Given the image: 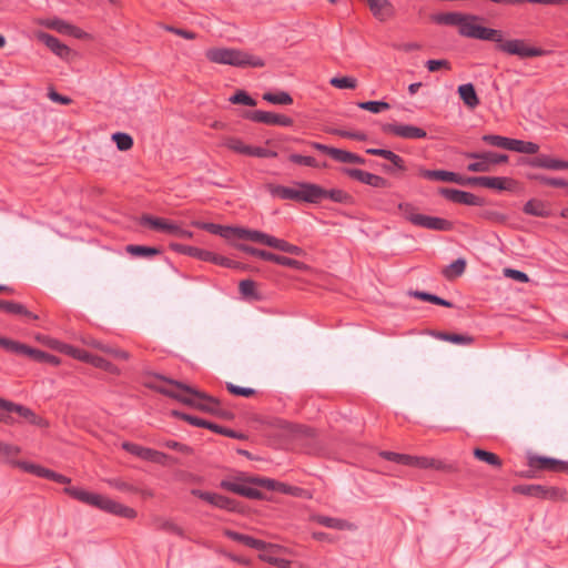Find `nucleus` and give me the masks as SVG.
<instances>
[{"instance_id":"20","label":"nucleus","mask_w":568,"mask_h":568,"mask_svg":"<svg viewBox=\"0 0 568 568\" xmlns=\"http://www.w3.org/2000/svg\"><path fill=\"white\" fill-rule=\"evenodd\" d=\"M467 182H469L470 185H477L499 191L510 190L514 184L511 179L500 176H471L467 178Z\"/></svg>"},{"instance_id":"15","label":"nucleus","mask_w":568,"mask_h":568,"mask_svg":"<svg viewBox=\"0 0 568 568\" xmlns=\"http://www.w3.org/2000/svg\"><path fill=\"white\" fill-rule=\"evenodd\" d=\"M342 173L373 187L386 189L390 185L388 180L385 178L359 169L343 168Z\"/></svg>"},{"instance_id":"43","label":"nucleus","mask_w":568,"mask_h":568,"mask_svg":"<svg viewBox=\"0 0 568 568\" xmlns=\"http://www.w3.org/2000/svg\"><path fill=\"white\" fill-rule=\"evenodd\" d=\"M0 346L7 349L8 352L22 354L27 356H29L31 349V347L26 344L6 337H3V339H0Z\"/></svg>"},{"instance_id":"18","label":"nucleus","mask_w":568,"mask_h":568,"mask_svg":"<svg viewBox=\"0 0 568 568\" xmlns=\"http://www.w3.org/2000/svg\"><path fill=\"white\" fill-rule=\"evenodd\" d=\"M439 193L448 201L465 205L480 206L484 200L470 192L460 191L456 189L442 187Z\"/></svg>"},{"instance_id":"26","label":"nucleus","mask_w":568,"mask_h":568,"mask_svg":"<svg viewBox=\"0 0 568 568\" xmlns=\"http://www.w3.org/2000/svg\"><path fill=\"white\" fill-rule=\"evenodd\" d=\"M140 224L169 235H172L173 231H175L174 222L162 217H155L149 214H144L141 216Z\"/></svg>"},{"instance_id":"49","label":"nucleus","mask_w":568,"mask_h":568,"mask_svg":"<svg viewBox=\"0 0 568 568\" xmlns=\"http://www.w3.org/2000/svg\"><path fill=\"white\" fill-rule=\"evenodd\" d=\"M60 353L67 354V355L71 356L72 358L79 359L84 363H89L90 357L92 355L91 353H89L84 349L77 348L72 345L64 344V343H63V346L61 347Z\"/></svg>"},{"instance_id":"59","label":"nucleus","mask_w":568,"mask_h":568,"mask_svg":"<svg viewBox=\"0 0 568 568\" xmlns=\"http://www.w3.org/2000/svg\"><path fill=\"white\" fill-rule=\"evenodd\" d=\"M379 455H381V457H383L386 460L406 465V466H409L410 460H412V455H407V454H398V453H394V452L384 450V452H381Z\"/></svg>"},{"instance_id":"46","label":"nucleus","mask_w":568,"mask_h":568,"mask_svg":"<svg viewBox=\"0 0 568 568\" xmlns=\"http://www.w3.org/2000/svg\"><path fill=\"white\" fill-rule=\"evenodd\" d=\"M273 242H274L273 246H272L273 248H276L278 251H282V252H285L288 254L297 255V256L305 255V251L302 247L291 244L285 240L275 237V240Z\"/></svg>"},{"instance_id":"38","label":"nucleus","mask_w":568,"mask_h":568,"mask_svg":"<svg viewBox=\"0 0 568 568\" xmlns=\"http://www.w3.org/2000/svg\"><path fill=\"white\" fill-rule=\"evenodd\" d=\"M274 546H275L274 550H270V549L261 550L262 552L260 554V558L263 561H266L268 564L275 565V566H277L280 568H290V566H291V561L290 560L283 559V558H277L275 556V554L278 552V550L281 548L277 545H274Z\"/></svg>"},{"instance_id":"48","label":"nucleus","mask_w":568,"mask_h":568,"mask_svg":"<svg viewBox=\"0 0 568 568\" xmlns=\"http://www.w3.org/2000/svg\"><path fill=\"white\" fill-rule=\"evenodd\" d=\"M474 456L477 459H479L480 462H484V463L489 464L497 468H500L503 465L501 459L496 454L480 449V448L474 449Z\"/></svg>"},{"instance_id":"16","label":"nucleus","mask_w":568,"mask_h":568,"mask_svg":"<svg viewBox=\"0 0 568 568\" xmlns=\"http://www.w3.org/2000/svg\"><path fill=\"white\" fill-rule=\"evenodd\" d=\"M409 466L420 469H435L444 473H456L458 467L456 464L446 463L442 459H436L426 456H412Z\"/></svg>"},{"instance_id":"1","label":"nucleus","mask_w":568,"mask_h":568,"mask_svg":"<svg viewBox=\"0 0 568 568\" xmlns=\"http://www.w3.org/2000/svg\"><path fill=\"white\" fill-rule=\"evenodd\" d=\"M151 378V381L144 382L146 387L175 398L185 405L214 415V412L220 403L217 398L212 397L203 392L196 390L181 382L169 379L161 375H152Z\"/></svg>"},{"instance_id":"44","label":"nucleus","mask_w":568,"mask_h":568,"mask_svg":"<svg viewBox=\"0 0 568 568\" xmlns=\"http://www.w3.org/2000/svg\"><path fill=\"white\" fill-rule=\"evenodd\" d=\"M513 491L516 494L541 499L542 493H544V486L542 485H534V484L518 485V486L513 487Z\"/></svg>"},{"instance_id":"27","label":"nucleus","mask_w":568,"mask_h":568,"mask_svg":"<svg viewBox=\"0 0 568 568\" xmlns=\"http://www.w3.org/2000/svg\"><path fill=\"white\" fill-rule=\"evenodd\" d=\"M417 226L428 230L447 232L453 230L454 224L453 222L443 217L422 214L420 217L417 220Z\"/></svg>"},{"instance_id":"39","label":"nucleus","mask_w":568,"mask_h":568,"mask_svg":"<svg viewBox=\"0 0 568 568\" xmlns=\"http://www.w3.org/2000/svg\"><path fill=\"white\" fill-rule=\"evenodd\" d=\"M466 268V261L464 258H457L449 265H447L443 271V276L448 280H455L456 277H459Z\"/></svg>"},{"instance_id":"2","label":"nucleus","mask_w":568,"mask_h":568,"mask_svg":"<svg viewBox=\"0 0 568 568\" xmlns=\"http://www.w3.org/2000/svg\"><path fill=\"white\" fill-rule=\"evenodd\" d=\"M63 491L73 499L81 501L85 505L95 507L102 511L123 517L126 519H134L138 515L136 510L118 503L104 495L87 491L79 487H65Z\"/></svg>"},{"instance_id":"22","label":"nucleus","mask_w":568,"mask_h":568,"mask_svg":"<svg viewBox=\"0 0 568 568\" xmlns=\"http://www.w3.org/2000/svg\"><path fill=\"white\" fill-rule=\"evenodd\" d=\"M372 14L381 22L395 17L396 10L389 0H366Z\"/></svg>"},{"instance_id":"57","label":"nucleus","mask_w":568,"mask_h":568,"mask_svg":"<svg viewBox=\"0 0 568 568\" xmlns=\"http://www.w3.org/2000/svg\"><path fill=\"white\" fill-rule=\"evenodd\" d=\"M329 84L337 89L354 90L357 87V80L353 77H334L329 80Z\"/></svg>"},{"instance_id":"17","label":"nucleus","mask_w":568,"mask_h":568,"mask_svg":"<svg viewBox=\"0 0 568 568\" xmlns=\"http://www.w3.org/2000/svg\"><path fill=\"white\" fill-rule=\"evenodd\" d=\"M524 163L531 168L551 171L568 170V160H560L546 154H538L534 158L526 159Z\"/></svg>"},{"instance_id":"45","label":"nucleus","mask_w":568,"mask_h":568,"mask_svg":"<svg viewBox=\"0 0 568 568\" xmlns=\"http://www.w3.org/2000/svg\"><path fill=\"white\" fill-rule=\"evenodd\" d=\"M263 100L272 104L290 105L293 103L292 97L284 91L280 92H266L263 94Z\"/></svg>"},{"instance_id":"50","label":"nucleus","mask_w":568,"mask_h":568,"mask_svg":"<svg viewBox=\"0 0 568 568\" xmlns=\"http://www.w3.org/2000/svg\"><path fill=\"white\" fill-rule=\"evenodd\" d=\"M410 295H413L414 297H416L418 300L426 301V302H429V303H433L436 305H440V306H445V307H453V303H450L449 301L444 300V298H442L437 295L430 294V293L415 291V292H412Z\"/></svg>"},{"instance_id":"32","label":"nucleus","mask_w":568,"mask_h":568,"mask_svg":"<svg viewBox=\"0 0 568 568\" xmlns=\"http://www.w3.org/2000/svg\"><path fill=\"white\" fill-rule=\"evenodd\" d=\"M240 233H241L242 240H248L252 242L261 243V244L267 245L270 247L273 246V243H274L273 241L275 240V236L268 235L266 233H263V232L256 231V230H248V229L243 227V230L240 231Z\"/></svg>"},{"instance_id":"51","label":"nucleus","mask_w":568,"mask_h":568,"mask_svg":"<svg viewBox=\"0 0 568 568\" xmlns=\"http://www.w3.org/2000/svg\"><path fill=\"white\" fill-rule=\"evenodd\" d=\"M513 151L525 154H537L539 145L535 142L514 139Z\"/></svg>"},{"instance_id":"6","label":"nucleus","mask_w":568,"mask_h":568,"mask_svg":"<svg viewBox=\"0 0 568 568\" xmlns=\"http://www.w3.org/2000/svg\"><path fill=\"white\" fill-rule=\"evenodd\" d=\"M499 39L500 40L498 41H494L497 44L496 48L498 51L504 52L506 54L517 55L520 59L542 57L546 54L545 50L536 47H530L523 39L505 40L501 30Z\"/></svg>"},{"instance_id":"36","label":"nucleus","mask_w":568,"mask_h":568,"mask_svg":"<svg viewBox=\"0 0 568 568\" xmlns=\"http://www.w3.org/2000/svg\"><path fill=\"white\" fill-rule=\"evenodd\" d=\"M0 310L6 313L23 315L32 320H38V315L29 312L26 306L20 303L0 300Z\"/></svg>"},{"instance_id":"28","label":"nucleus","mask_w":568,"mask_h":568,"mask_svg":"<svg viewBox=\"0 0 568 568\" xmlns=\"http://www.w3.org/2000/svg\"><path fill=\"white\" fill-rule=\"evenodd\" d=\"M523 211L525 214L536 217H549L551 215L550 204L539 199H531L527 201Z\"/></svg>"},{"instance_id":"31","label":"nucleus","mask_w":568,"mask_h":568,"mask_svg":"<svg viewBox=\"0 0 568 568\" xmlns=\"http://www.w3.org/2000/svg\"><path fill=\"white\" fill-rule=\"evenodd\" d=\"M458 94L464 104L469 109H475L479 105L480 100L476 93L475 87L471 83L462 84L458 87Z\"/></svg>"},{"instance_id":"54","label":"nucleus","mask_w":568,"mask_h":568,"mask_svg":"<svg viewBox=\"0 0 568 568\" xmlns=\"http://www.w3.org/2000/svg\"><path fill=\"white\" fill-rule=\"evenodd\" d=\"M126 252L134 256H154L161 253V250L143 245H128Z\"/></svg>"},{"instance_id":"47","label":"nucleus","mask_w":568,"mask_h":568,"mask_svg":"<svg viewBox=\"0 0 568 568\" xmlns=\"http://www.w3.org/2000/svg\"><path fill=\"white\" fill-rule=\"evenodd\" d=\"M541 499H548L552 501H568V491L558 487L544 486Z\"/></svg>"},{"instance_id":"58","label":"nucleus","mask_w":568,"mask_h":568,"mask_svg":"<svg viewBox=\"0 0 568 568\" xmlns=\"http://www.w3.org/2000/svg\"><path fill=\"white\" fill-rule=\"evenodd\" d=\"M357 106L359 109L369 111L372 113H379L383 111H386L390 108L389 103L384 101H365V102H358Z\"/></svg>"},{"instance_id":"64","label":"nucleus","mask_w":568,"mask_h":568,"mask_svg":"<svg viewBox=\"0 0 568 568\" xmlns=\"http://www.w3.org/2000/svg\"><path fill=\"white\" fill-rule=\"evenodd\" d=\"M290 161L295 163V164L311 166V168H317L318 166V163H317L316 159L313 158V156H307V155L291 154L290 155Z\"/></svg>"},{"instance_id":"37","label":"nucleus","mask_w":568,"mask_h":568,"mask_svg":"<svg viewBox=\"0 0 568 568\" xmlns=\"http://www.w3.org/2000/svg\"><path fill=\"white\" fill-rule=\"evenodd\" d=\"M464 13L460 12H446V13H437L432 16L433 22L442 26H454L459 27L463 21Z\"/></svg>"},{"instance_id":"61","label":"nucleus","mask_w":568,"mask_h":568,"mask_svg":"<svg viewBox=\"0 0 568 568\" xmlns=\"http://www.w3.org/2000/svg\"><path fill=\"white\" fill-rule=\"evenodd\" d=\"M112 140L120 151H128L133 146V139L126 133L116 132L112 135Z\"/></svg>"},{"instance_id":"8","label":"nucleus","mask_w":568,"mask_h":568,"mask_svg":"<svg viewBox=\"0 0 568 568\" xmlns=\"http://www.w3.org/2000/svg\"><path fill=\"white\" fill-rule=\"evenodd\" d=\"M266 424L271 429H274L278 436L287 439L312 437L314 433L310 427L292 424L282 418H271Z\"/></svg>"},{"instance_id":"4","label":"nucleus","mask_w":568,"mask_h":568,"mask_svg":"<svg viewBox=\"0 0 568 568\" xmlns=\"http://www.w3.org/2000/svg\"><path fill=\"white\" fill-rule=\"evenodd\" d=\"M481 18L475 14L464 13L463 21L458 27V32L462 37L477 39L483 41H498L500 40V30L483 27L478 24Z\"/></svg>"},{"instance_id":"40","label":"nucleus","mask_w":568,"mask_h":568,"mask_svg":"<svg viewBox=\"0 0 568 568\" xmlns=\"http://www.w3.org/2000/svg\"><path fill=\"white\" fill-rule=\"evenodd\" d=\"M89 364L113 375H120L121 373L118 366L98 355L92 354Z\"/></svg>"},{"instance_id":"34","label":"nucleus","mask_w":568,"mask_h":568,"mask_svg":"<svg viewBox=\"0 0 568 568\" xmlns=\"http://www.w3.org/2000/svg\"><path fill=\"white\" fill-rule=\"evenodd\" d=\"M468 159L476 160L473 163H469L467 170L469 172H488L490 171L488 160L486 159V153H477V152H468L465 154Z\"/></svg>"},{"instance_id":"13","label":"nucleus","mask_w":568,"mask_h":568,"mask_svg":"<svg viewBox=\"0 0 568 568\" xmlns=\"http://www.w3.org/2000/svg\"><path fill=\"white\" fill-rule=\"evenodd\" d=\"M311 146L322 153L327 154L333 160H335L336 162H339V163L365 164L364 158H362L355 153H352L349 151H346V150L332 148V146H328V145H325V144H322L318 142H312Z\"/></svg>"},{"instance_id":"3","label":"nucleus","mask_w":568,"mask_h":568,"mask_svg":"<svg viewBox=\"0 0 568 568\" xmlns=\"http://www.w3.org/2000/svg\"><path fill=\"white\" fill-rule=\"evenodd\" d=\"M209 61L217 64H227L237 68H263L265 61L246 51L233 48H212L205 52Z\"/></svg>"},{"instance_id":"41","label":"nucleus","mask_w":568,"mask_h":568,"mask_svg":"<svg viewBox=\"0 0 568 568\" xmlns=\"http://www.w3.org/2000/svg\"><path fill=\"white\" fill-rule=\"evenodd\" d=\"M483 141L493 146L513 151L514 139L496 134H486L483 136Z\"/></svg>"},{"instance_id":"35","label":"nucleus","mask_w":568,"mask_h":568,"mask_svg":"<svg viewBox=\"0 0 568 568\" xmlns=\"http://www.w3.org/2000/svg\"><path fill=\"white\" fill-rule=\"evenodd\" d=\"M418 175L433 181H443L450 182L455 181V172L444 171V170H426L419 169Z\"/></svg>"},{"instance_id":"21","label":"nucleus","mask_w":568,"mask_h":568,"mask_svg":"<svg viewBox=\"0 0 568 568\" xmlns=\"http://www.w3.org/2000/svg\"><path fill=\"white\" fill-rule=\"evenodd\" d=\"M42 24L49 29H52L61 34L71 36L75 39H83L88 37V33L82 29L64 21L61 19H48L42 22Z\"/></svg>"},{"instance_id":"55","label":"nucleus","mask_w":568,"mask_h":568,"mask_svg":"<svg viewBox=\"0 0 568 568\" xmlns=\"http://www.w3.org/2000/svg\"><path fill=\"white\" fill-rule=\"evenodd\" d=\"M20 447L16 445H11L4 442H0V456L3 457L8 463L14 465L17 463L13 460L20 454Z\"/></svg>"},{"instance_id":"33","label":"nucleus","mask_w":568,"mask_h":568,"mask_svg":"<svg viewBox=\"0 0 568 568\" xmlns=\"http://www.w3.org/2000/svg\"><path fill=\"white\" fill-rule=\"evenodd\" d=\"M256 483V486L266 488L268 490H275L283 494L295 495L296 487H292L284 483L276 481L274 479L265 478V479H253Z\"/></svg>"},{"instance_id":"63","label":"nucleus","mask_w":568,"mask_h":568,"mask_svg":"<svg viewBox=\"0 0 568 568\" xmlns=\"http://www.w3.org/2000/svg\"><path fill=\"white\" fill-rule=\"evenodd\" d=\"M229 101L233 104H243L248 106L256 105V101L243 90H239L229 99Z\"/></svg>"},{"instance_id":"30","label":"nucleus","mask_w":568,"mask_h":568,"mask_svg":"<svg viewBox=\"0 0 568 568\" xmlns=\"http://www.w3.org/2000/svg\"><path fill=\"white\" fill-rule=\"evenodd\" d=\"M4 410L14 412V413L19 414L21 417L29 420L32 425H38V426L45 425L44 420L41 417L37 416L33 410H31L30 408H28L23 405L8 402Z\"/></svg>"},{"instance_id":"56","label":"nucleus","mask_w":568,"mask_h":568,"mask_svg":"<svg viewBox=\"0 0 568 568\" xmlns=\"http://www.w3.org/2000/svg\"><path fill=\"white\" fill-rule=\"evenodd\" d=\"M398 210L407 221L417 226V220L422 214L416 212V207L413 204L399 203Z\"/></svg>"},{"instance_id":"42","label":"nucleus","mask_w":568,"mask_h":568,"mask_svg":"<svg viewBox=\"0 0 568 568\" xmlns=\"http://www.w3.org/2000/svg\"><path fill=\"white\" fill-rule=\"evenodd\" d=\"M435 336L439 339L454 344L470 345L474 343V337L469 335L438 332Z\"/></svg>"},{"instance_id":"60","label":"nucleus","mask_w":568,"mask_h":568,"mask_svg":"<svg viewBox=\"0 0 568 568\" xmlns=\"http://www.w3.org/2000/svg\"><path fill=\"white\" fill-rule=\"evenodd\" d=\"M172 415L178 417V418H180V419H182V420H185L190 425H193V426H196V427L207 428L209 424H210V422H207L205 419H202V418H199L196 416H192V415H189V414H185V413H181V412H178V410H173Z\"/></svg>"},{"instance_id":"25","label":"nucleus","mask_w":568,"mask_h":568,"mask_svg":"<svg viewBox=\"0 0 568 568\" xmlns=\"http://www.w3.org/2000/svg\"><path fill=\"white\" fill-rule=\"evenodd\" d=\"M36 37L40 42L44 43L59 58H69L71 49L64 43H62L58 38L42 31L37 32Z\"/></svg>"},{"instance_id":"5","label":"nucleus","mask_w":568,"mask_h":568,"mask_svg":"<svg viewBox=\"0 0 568 568\" xmlns=\"http://www.w3.org/2000/svg\"><path fill=\"white\" fill-rule=\"evenodd\" d=\"M266 187L270 194L274 197L306 203H312V199H314L315 195L314 191H316V189L312 187V183L307 182L298 183L297 187L277 184H267Z\"/></svg>"},{"instance_id":"53","label":"nucleus","mask_w":568,"mask_h":568,"mask_svg":"<svg viewBox=\"0 0 568 568\" xmlns=\"http://www.w3.org/2000/svg\"><path fill=\"white\" fill-rule=\"evenodd\" d=\"M225 145L235 153L243 155H251L252 146L245 144L237 138H230L225 141Z\"/></svg>"},{"instance_id":"24","label":"nucleus","mask_w":568,"mask_h":568,"mask_svg":"<svg viewBox=\"0 0 568 568\" xmlns=\"http://www.w3.org/2000/svg\"><path fill=\"white\" fill-rule=\"evenodd\" d=\"M253 479H263V478L262 477L237 476V477H234L231 479H223L220 483V487L227 491L243 496L244 491H245V489H247L248 485L256 486V483Z\"/></svg>"},{"instance_id":"29","label":"nucleus","mask_w":568,"mask_h":568,"mask_svg":"<svg viewBox=\"0 0 568 568\" xmlns=\"http://www.w3.org/2000/svg\"><path fill=\"white\" fill-rule=\"evenodd\" d=\"M313 520L324 527L333 528V529H337V530L355 529V526L352 523L341 519V518H334V517H328V516H324V515H316L313 517Z\"/></svg>"},{"instance_id":"11","label":"nucleus","mask_w":568,"mask_h":568,"mask_svg":"<svg viewBox=\"0 0 568 568\" xmlns=\"http://www.w3.org/2000/svg\"><path fill=\"white\" fill-rule=\"evenodd\" d=\"M16 467H19L26 473L32 474L40 478H47L49 480L59 483V484H70L71 479L62 474L55 473L49 468H45L41 465L28 463V462H17L14 463Z\"/></svg>"},{"instance_id":"10","label":"nucleus","mask_w":568,"mask_h":568,"mask_svg":"<svg viewBox=\"0 0 568 568\" xmlns=\"http://www.w3.org/2000/svg\"><path fill=\"white\" fill-rule=\"evenodd\" d=\"M528 466L530 468V473L538 470L568 473V462L559 460L551 457L529 455Z\"/></svg>"},{"instance_id":"12","label":"nucleus","mask_w":568,"mask_h":568,"mask_svg":"<svg viewBox=\"0 0 568 568\" xmlns=\"http://www.w3.org/2000/svg\"><path fill=\"white\" fill-rule=\"evenodd\" d=\"M382 131L386 134H393L407 140H418L427 136L424 129L410 124L385 123L382 126Z\"/></svg>"},{"instance_id":"23","label":"nucleus","mask_w":568,"mask_h":568,"mask_svg":"<svg viewBox=\"0 0 568 568\" xmlns=\"http://www.w3.org/2000/svg\"><path fill=\"white\" fill-rule=\"evenodd\" d=\"M224 535L234 541H237L240 544L245 545L246 547H250V548H253L256 550H265V549L274 550L275 549V546L272 544H267L261 539H256L252 536L240 534L234 530L226 529L224 531Z\"/></svg>"},{"instance_id":"52","label":"nucleus","mask_w":568,"mask_h":568,"mask_svg":"<svg viewBox=\"0 0 568 568\" xmlns=\"http://www.w3.org/2000/svg\"><path fill=\"white\" fill-rule=\"evenodd\" d=\"M29 357L33 358L37 362L49 363V364H51L53 366H58L61 363V361H60V358L58 356L49 354V353H45V352H42V351L37 349V348H32V347L30 349Z\"/></svg>"},{"instance_id":"62","label":"nucleus","mask_w":568,"mask_h":568,"mask_svg":"<svg viewBox=\"0 0 568 568\" xmlns=\"http://www.w3.org/2000/svg\"><path fill=\"white\" fill-rule=\"evenodd\" d=\"M169 458H170L169 455L146 447L143 460L152 462V463L160 464V465H165Z\"/></svg>"},{"instance_id":"7","label":"nucleus","mask_w":568,"mask_h":568,"mask_svg":"<svg viewBox=\"0 0 568 568\" xmlns=\"http://www.w3.org/2000/svg\"><path fill=\"white\" fill-rule=\"evenodd\" d=\"M235 247L246 254L252 255V256H256L264 261H270V262L276 263L278 265L292 267L297 271H306L308 268V266L301 261H297V260H294V258H291L287 256H283V255H277V254H274V253L265 251V250H260V248L250 246L247 244H235Z\"/></svg>"},{"instance_id":"9","label":"nucleus","mask_w":568,"mask_h":568,"mask_svg":"<svg viewBox=\"0 0 568 568\" xmlns=\"http://www.w3.org/2000/svg\"><path fill=\"white\" fill-rule=\"evenodd\" d=\"M172 247L180 253L195 257L200 261L211 262L213 264L221 265V266H227V267H231L233 265L232 261L229 260L227 257H224L222 255H219V254L213 253L207 250H203V248L195 247V246L182 245V244H175V245H172Z\"/></svg>"},{"instance_id":"19","label":"nucleus","mask_w":568,"mask_h":568,"mask_svg":"<svg viewBox=\"0 0 568 568\" xmlns=\"http://www.w3.org/2000/svg\"><path fill=\"white\" fill-rule=\"evenodd\" d=\"M312 187L316 189V191H314V199H312V203L314 204L321 203L325 199H329L335 203L347 204L352 202V196L341 189L326 190L314 183H312Z\"/></svg>"},{"instance_id":"14","label":"nucleus","mask_w":568,"mask_h":568,"mask_svg":"<svg viewBox=\"0 0 568 568\" xmlns=\"http://www.w3.org/2000/svg\"><path fill=\"white\" fill-rule=\"evenodd\" d=\"M244 116L253 122L267 125L291 126L293 124V119L287 115L262 110L247 111Z\"/></svg>"}]
</instances>
